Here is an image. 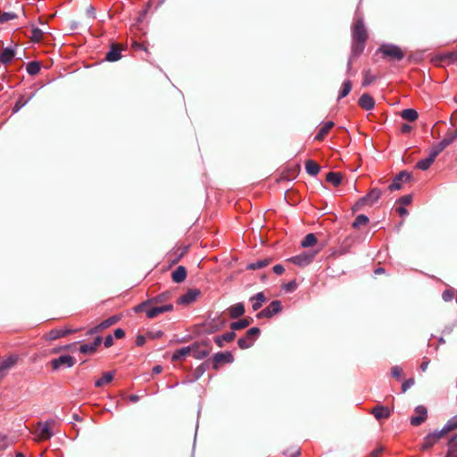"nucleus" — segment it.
I'll return each instance as SVG.
<instances>
[{
	"label": "nucleus",
	"mask_w": 457,
	"mask_h": 457,
	"mask_svg": "<svg viewBox=\"0 0 457 457\" xmlns=\"http://www.w3.org/2000/svg\"><path fill=\"white\" fill-rule=\"evenodd\" d=\"M187 275V269L184 266H179L171 273V279L175 283H182Z\"/></svg>",
	"instance_id": "4be33fe9"
},
{
	"label": "nucleus",
	"mask_w": 457,
	"mask_h": 457,
	"mask_svg": "<svg viewBox=\"0 0 457 457\" xmlns=\"http://www.w3.org/2000/svg\"><path fill=\"white\" fill-rule=\"evenodd\" d=\"M261 330L257 327L251 328L245 333V336L240 337L237 340V345L240 349H247L250 348L253 343L255 342L257 337L260 335Z\"/></svg>",
	"instance_id": "39448f33"
},
{
	"label": "nucleus",
	"mask_w": 457,
	"mask_h": 457,
	"mask_svg": "<svg viewBox=\"0 0 457 457\" xmlns=\"http://www.w3.org/2000/svg\"><path fill=\"white\" fill-rule=\"evenodd\" d=\"M233 361L234 356L230 352L217 353L210 359V362H212L214 370H218L222 365L232 363Z\"/></svg>",
	"instance_id": "0eeeda50"
},
{
	"label": "nucleus",
	"mask_w": 457,
	"mask_h": 457,
	"mask_svg": "<svg viewBox=\"0 0 457 457\" xmlns=\"http://www.w3.org/2000/svg\"><path fill=\"white\" fill-rule=\"evenodd\" d=\"M194 344L199 345V347H201L203 350H208L209 354L211 353V352L212 350L210 341L203 340L200 342H195Z\"/></svg>",
	"instance_id": "864d4df0"
},
{
	"label": "nucleus",
	"mask_w": 457,
	"mask_h": 457,
	"mask_svg": "<svg viewBox=\"0 0 457 457\" xmlns=\"http://www.w3.org/2000/svg\"><path fill=\"white\" fill-rule=\"evenodd\" d=\"M382 192L380 189L375 187L372 188L366 195L360 198L352 207L353 212H358L362 209L363 206L373 205L381 196Z\"/></svg>",
	"instance_id": "f03ea898"
},
{
	"label": "nucleus",
	"mask_w": 457,
	"mask_h": 457,
	"mask_svg": "<svg viewBox=\"0 0 457 457\" xmlns=\"http://www.w3.org/2000/svg\"><path fill=\"white\" fill-rule=\"evenodd\" d=\"M229 316L231 319H237L244 315L245 305L243 303H237L228 308Z\"/></svg>",
	"instance_id": "5701e85b"
},
{
	"label": "nucleus",
	"mask_w": 457,
	"mask_h": 457,
	"mask_svg": "<svg viewBox=\"0 0 457 457\" xmlns=\"http://www.w3.org/2000/svg\"><path fill=\"white\" fill-rule=\"evenodd\" d=\"M16 18H17V15L14 12L0 13V23H4L11 20H14Z\"/></svg>",
	"instance_id": "8fccbe9b"
},
{
	"label": "nucleus",
	"mask_w": 457,
	"mask_h": 457,
	"mask_svg": "<svg viewBox=\"0 0 457 457\" xmlns=\"http://www.w3.org/2000/svg\"><path fill=\"white\" fill-rule=\"evenodd\" d=\"M96 351V350L94 348L92 344L81 345L80 347H79V352L82 353H85V354L93 353Z\"/></svg>",
	"instance_id": "3c124183"
},
{
	"label": "nucleus",
	"mask_w": 457,
	"mask_h": 457,
	"mask_svg": "<svg viewBox=\"0 0 457 457\" xmlns=\"http://www.w3.org/2000/svg\"><path fill=\"white\" fill-rule=\"evenodd\" d=\"M455 137L453 133V131H448L445 135V137H444V139L442 140V142L444 144H445L446 146L450 145L454 140H455Z\"/></svg>",
	"instance_id": "5fc2aeb1"
},
{
	"label": "nucleus",
	"mask_w": 457,
	"mask_h": 457,
	"mask_svg": "<svg viewBox=\"0 0 457 457\" xmlns=\"http://www.w3.org/2000/svg\"><path fill=\"white\" fill-rule=\"evenodd\" d=\"M250 301L253 303L252 308L253 311L259 310L262 305L267 301L266 296L262 292L256 294L255 295L250 298Z\"/></svg>",
	"instance_id": "a878e982"
},
{
	"label": "nucleus",
	"mask_w": 457,
	"mask_h": 457,
	"mask_svg": "<svg viewBox=\"0 0 457 457\" xmlns=\"http://www.w3.org/2000/svg\"><path fill=\"white\" fill-rule=\"evenodd\" d=\"M455 429H457V416L450 419L440 431L441 435L446 436L449 432Z\"/></svg>",
	"instance_id": "7c9ffc66"
},
{
	"label": "nucleus",
	"mask_w": 457,
	"mask_h": 457,
	"mask_svg": "<svg viewBox=\"0 0 457 457\" xmlns=\"http://www.w3.org/2000/svg\"><path fill=\"white\" fill-rule=\"evenodd\" d=\"M445 457H457V434L448 442V451Z\"/></svg>",
	"instance_id": "473e14b6"
},
{
	"label": "nucleus",
	"mask_w": 457,
	"mask_h": 457,
	"mask_svg": "<svg viewBox=\"0 0 457 457\" xmlns=\"http://www.w3.org/2000/svg\"><path fill=\"white\" fill-rule=\"evenodd\" d=\"M148 305H151L149 300L145 301V302L141 303L140 304L137 305L134 308V310L136 312H143V311H145V307Z\"/></svg>",
	"instance_id": "680f3d73"
},
{
	"label": "nucleus",
	"mask_w": 457,
	"mask_h": 457,
	"mask_svg": "<svg viewBox=\"0 0 457 457\" xmlns=\"http://www.w3.org/2000/svg\"><path fill=\"white\" fill-rule=\"evenodd\" d=\"M454 296V294L453 291L451 290H445L443 295H442V297L443 299L445 301V302H450L453 300Z\"/></svg>",
	"instance_id": "bf43d9fd"
},
{
	"label": "nucleus",
	"mask_w": 457,
	"mask_h": 457,
	"mask_svg": "<svg viewBox=\"0 0 457 457\" xmlns=\"http://www.w3.org/2000/svg\"><path fill=\"white\" fill-rule=\"evenodd\" d=\"M236 333L232 330L230 332L225 333L222 336H217L214 337V342L217 344L219 347H223L224 342H231L235 339Z\"/></svg>",
	"instance_id": "393cba45"
},
{
	"label": "nucleus",
	"mask_w": 457,
	"mask_h": 457,
	"mask_svg": "<svg viewBox=\"0 0 457 457\" xmlns=\"http://www.w3.org/2000/svg\"><path fill=\"white\" fill-rule=\"evenodd\" d=\"M305 169L308 174L311 176H316L320 170V166L312 160H307L305 162Z\"/></svg>",
	"instance_id": "2f4dec72"
},
{
	"label": "nucleus",
	"mask_w": 457,
	"mask_h": 457,
	"mask_svg": "<svg viewBox=\"0 0 457 457\" xmlns=\"http://www.w3.org/2000/svg\"><path fill=\"white\" fill-rule=\"evenodd\" d=\"M415 383V380L413 378H411L407 380H405L403 384H402V391L403 393H405L410 387H411Z\"/></svg>",
	"instance_id": "4d7b16f0"
},
{
	"label": "nucleus",
	"mask_w": 457,
	"mask_h": 457,
	"mask_svg": "<svg viewBox=\"0 0 457 457\" xmlns=\"http://www.w3.org/2000/svg\"><path fill=\"white\" fill-rule=\"evenodd\" d=\"M170 297V293L164 292V293H162V294L149 299V302H150L151 305L158 304V303H162L167 301Z\"/></svg>",
	"instance_id": "37998d69"
},
{
	"label": "nucleus",
	"mask_w": 457,
	"mask_h": 457,
	"mask_svg": "<svg viewBox=\"0 0 457 457\" xmlns=\"http://www.w3.org/2000/svg\"><path fill=\"white\" fill-rule=\"evenodd\" d=\"M210 364V360L201 363L196 369L194 370L192 381H195L199 379L208 370Z\"/></svg>",
	"instance_id": "c85d7f7f"
},
{
	"label": "nucleus",
	"mask_w": 457,
	"mask_h": 457,
	"mask_svg": "<svg viewBox=\"0 0 457 457\" xmlns=\"http://www.w3.org/2000/svg\"><path fill=\"white\" fill-rule=\"evenodd\" d=\"M43 31L38 29V28H32L31 29V36H30V39L33 41V42H40L43 38Z\"/></svg>",
	"instance_id": "09e8293b"
},
{
	"label": "nucleus",
	"mask_w": 457,
	"mask_h": 457,
	"mask_svg": "<svg viewBox=\"0 0 457 457\" xmlns=\"http://www.w3.org/2000/svg\"><path fill=\"white\" fill-rule=\"evenodd\" d=\"M104 344L106 348L111 347L113 345L112 337L111 335L106 336L104 338Z\"/></svg>",
	"instance_id": "69168bd1"
},
{
	"label": "nucleus",
	"mask_w": 457,
	"mask_h": 457,
	"mask_svg": "<svg viewBox=\"0 0 457 457\" xmlns=\"http://www.w3.org/2000/svg\"><path fill=\"white\" fill-rule=\"evenodd\" d=\"M171 311H173V304H171V303L164 304L162 306H154V307L146 310V316L149 319H154L163 312H171Z\"/></svg>",
	"instance_id": "a211bd4d"
},
{
	"label": "nucleus",
	"mask_w": 457,
	"mask_h": 457,
	"mask_svg": "<svg viewBox=\"0 0 457 457\" xmlns=\"http://www.w3.org/2000/svg\"><path fill=\"white\" fill-rule=\"evenodd\" d=\"M55 426L54 420H48L46 422H39L36 430V434L39 441H46L52 437V429Z\"/></svg>",
	"instance_id": "20e7f679"
},
{
	"label": "nucleus",
	"mask_w": 457,
	"mask_h": 457,
	"mask_svg": "<svg viewBox=\"0 0 457 457\" xmlns=\"http://www.w3.org/2000/svg\"><path fill=\"white\" fill-rule=\"evenodd\" d=\"M201 295V291L197 288L188 289L186 294L179 297L177 303L181 305L189 304L196 300Z\"/></svg>",
	"instance_id": "2eb2a0df"
},
{
	"label": "nucleus",
	"mask_w": 457,
	"mask_h": 457,
	"mask_svg": "<svg viewBox=\"0 0 457 457\" xmlns=\"http://www.w3.org/2000/svg\"><path fill=\"white\" fill-rule=\"evenodd\" d=\"M369 221H370V220H369L368 216H366L364 214H360L355 218L352 226L354 228H359L361 226L367 225L369 223Z\"/></svg>",
	"instance_id": "a18cd8bd"
},
{
	"label": "nucleus",
	"mask_w": 457,
	"mask_h": 457,
	"mask_svg": "<svg viewBox=\"0 0 457 457\" xmlns=\"http://www.w3.org/2000/svg\"><path fill=\"white\" fill-rule=\"evenodd\" d=\"M79 329L71 328H54L47 332L45 336L46 340L53 341L61 337H64L70 334L77 332Z\"/></svg>",
	"instance_id": "4468645a"
},
{
	"label": "nucleus",
	"mask_w": 457,
	"mask_h": 457,
	"mask_svg": "<svg viewBox=\"0 0 457 457\" xmlns=\"http://www.w3.org/2000/svg\"><path fill=\"white\" fill-rule=\"evenodd\" d=\"M191 352H192L191 345L178 349L173 353V354L171 356V361H178L190 355Z\"/></svg>",
	"instance_id": "b1692460"
},
{
	"label": "nucleus",
	"mask_w": 457,
	"mask_h": 457,
	"mask_svg": "<svg viewBox=\"0 0 457 457\" xmlns=\"http://www.w3.org/2000/svg\"><path fill=\"white\" fill-rule=\"evenodd\" d=\"M415 415L411 417L410 423L413 427H418L428 419V409L424 405H419L414 409Z\"/></svg>",
	"instance_id": "9d476101"
},
{
	"label": "nucleus",
	"mask_w": 457,
	"mask_h": 457,
	"mask_svg": "<svg viewBox=\"0 0 457 457\" xmlns=\"http://www.w3.org/2000/svg\"><path fill=\"white\" fill-rule=\"evenodd\" d=\"M412 196L411 195H405L402 196L398 202L403 205L410 204L411 203Z\"/></svg>",
	"instance_id": "052dcab7"
},
{
	"label": "nucleus",
	"mask_w": 457,
	"mask_h": 457,
	"mask_svg": "<svg viewBox=\"0 0 457 457\" xmlns=\"http://www.w3.org/2000/svg\"><path fill=\"white\" fill-rule=\"evenodd\" d=\"M191 349V354L197 360L204 359L209 355L208 350H203L201 347H199V345L192 344Z\"/></svg>",
	"instance_id": "c756f323"
},
{
	"label": "nucleus",
	"mask_w": 457,
	"mask_h": 457,
	"mask_svg": "<svg viewBox=\"0 0 457 457\" xmlns=\"http://www.w3.org/2000/svg\"><path fill=\"white\" fill-rule=\"evenodd\" d=\"M445 436L444 435H441V431H435L433 433H429L428 435H427L424 439H423V443L420 446V449L422 451H426V450H428L429 448H431L439 439H441L442 437H444Z\"/></svg>",
	"instance_id": "f3484780"
},
{
	"label": "nucleus",
	"mask_w": 457,
	"mask_h": 457,
	"mask_svg": "<svg viewBox=\"0 0 457 457\" xmlns=\"http://www.w3.org/2000/svg\"><path fill=\"white\" fill-rule=\"evenodd\" d=\"M14 55H15V53L12 49L4 48L2 52V54H0V62H3L4 64H7V63L11 62V61L13 59Z\"/></svg>",
	"instance_id": "c9c22d12"
},
{
	"label": "nucleus",
	"mask_w": 457,
	"mask_h": 457,
	"mask_svg": "<svg viewBox=\"0 0 457 457\" xmlns=\"http://www.w3.org/2000/svg\"><path fill=\"white\" fill-rule=\"evenodd\" d=\"M375 79L376 78L374 76L370 75V71H365L362 86L363 87L369 86L375 80Z\"/></svg>",
	"instance_id": "603ef678"
},
{
	"label": "nucleus",
	"mask_w": 457,
	"mask_h": 457,
	"mask_svg": "<svg viewBox=\"0 0 457 457\" xmlns=\"http://www.w3.org/2000/svg\"><path fill=\"white\" fill-rule=\"evenodd\" d=\"M447 146L442 141L432 146L429 155L436 160V156L443 152Z\"/></svg>",
	"instance_id": "a19ab883"
},
{
	"label": "nucleus",
	"mask_w": 457,
	"mask_h": 457,
	"mask_svg": "<svg viewBox=\"0 0 457 457\" xmlns=\"http://www.w3.org/2000/svg\"><path fill=\"white\" fill-rule=\"evenodd\" d=\"M50 364L54 370H57L62 367L71 368L75 364V359L71 355H62L59 358L53 359Z\"/></svg>",
	"instance_id": "9b49d317"
},
{
	"label": "nucleus",
	"mask_w": 457,
	"mask_h": 457,
	"mask_svg": "<svg viewBox=\"0 0 457 457\" xmlns=\"http://www.w3.org/2000/svg\"><path fill=\"white\" fill-rule=\"evenodd\" d=\"M444 58L449 59L451 62H457V52H452L446 54Z\"/></svg>",
	"instance_id": "774afa93"
},
{
	"label": "nucleus",
	"mask_w": 457,
	"mask_h": 457,
	"mask_svg": "<svg viewBox=\"0 0 457 457\" xmlns=\"http://www.w3.org/2000/svg\"><path fill=\"white\" fill-rule=\"evenodd\" d=\"M296 287H297V284L295 283V281H290L288 282L287 284H285L283 286V288L287 291V292H292L294 290L296 289Z\"/></svg>",
	"instance_id": "13d9d810"
},
{
	"label": "nucleus",
	"mask_w": 457,
	"mask_h": 457,
	"mask_svg": "<svg viewBox=\"0 0 457 457\" xmlns=\"http://www.w3.org/2000/svg\"><path fill=\"white\" fill-rule=\"evenodd\" d=\"M371 413L377 420L388 419L391 415L389 408L381 404H377L371 410Z\"/></svg>",
	"instance_id": "6ab92c4d"
},
{
	"label": "nucleus",
	"mask_w": 457,
	"mask_h": 457,
	"mask_svg": "<svg viewBox=\"0 0 457 457\" xmlns=\"http://www.w3.org/2000/svg\"><path fill=\"white\" fill-rule=\"evenodd\" d=\"M122 48L118 44H112L110 51L106 53L105 60L108 62H116L121 58Z\"/></svg>",
	"instance_id": "aec40b11"
},
{
	"label": "nucleus",
	"mask_w": 457,
	"mask_h": 457,
	"mask_svg": "<svg viewBox=\"0 0 457 457\" xmlns=\"http://www.w3.org/2000/svg\"><path fill=\"white\" fill-rule=\"evenodd\" d=\"M18 355H10L0 363V381L7 375L8 371L18 362Z\"/></svg>",
	"instance_id": "f8f14e48"
},
{
	"label": "nucleus",
	"mask_w": 457,
	"mask_h": 457,
	"mask_svg": "<svg viewBox=\"0 0 457 457\" xmlns=\"http://www.w3.org/2000/svg\"><path fill=\"white\" fill-rule=\"evenodd\" d=\"M321 248L322 246H320L316 251L302 253L298 255L289 258L287 261L300 267H305L313 261L315 255L318 252L320 251Z\"/></svg>",
	"instance_id": "423d86ee"
},
{
	"label": "nucleus",
	"mask_w": 457,
	"mask_h": 457,
	"mask_svg": "<svg viewBox=\"0 0 457 457\" xmlns=\"http://www.w3.org/2000/svg\"><path fill=\"white\" fill-rule=\"evenodd\" d=\"M273 271L277 274V275H281L284 273L285 271V268L283 265L281 264H277L273 267Z\"/></svg>",
	"instance_id": "338daca9"
},
{
	"label": "nucleus",
	"mask_w": 457,
	"mask_h": 457,
	"mask_svg": "<svg viewBox=\"0 0 457 457\" xmlns=\"http://www.w3.org/2000/svg\"><path fill=\"white\" fill-rule=\"evenodd\" d=\"M378 51L384 57H387L392 61H401L404 57L403 51L395 45H382Z\"/></svg>",
	"instance_id": "7ed1b4c3"
},
{
	"label": "nucleus",
	"mask_w": 457,
	"mask_h": 457,
	"mask_svg": "<svg viewBox=\"0 0 457 457\" xmlns=\"http://www.w3.org/2000/svg\"><path fill=\"white\" fill-rule=\"evenodd\" d=\"M33 96L34 94H32L29 98L25 99L24 96H21L13 107V111L18 112L21 108L25 106Z\"/></svg>",
	"instance_id": "49530a36"
},
{
	"label": "nucleus",
	"mask_w": 457,
	"mask_h": 457,
	"mask_svg": "<svg viewBox=\"0 0 457 457\" xmlns=\"http://www.w3.org/2000/svg\"><path fill=\"white\" fill-rule=\"evenodd\" d=\"M114 377V372H105L104 373L103 377L96 381L95 386L96 387H101L105 384H108L112 381Z\"/></svg>",
	"instance_id": "4c0bfd02"
},
{
	"label": "nucleus",
	"mask_w": 457,
	"mask_h": 457,
	"mask_svg": "<svg viewBox=\"0 0 457 457\" xmlns=\"http://www.w3.org/2000/svg\"><path fill=\"white\" fill-rule=\"evenodd\" d=\"M7 446L8 442L6 436L0 434V451L5 449Z\"/></svg>",
	"instance_id": "e2e57ef3"
},
{
	"label": "nucleus",
	"mask_w": 457,
	"mask_h": 457,
	"mask_svg": "<svg viewBox=\"0 0 457 457\" xmlns=\"http://www.w3.org/2000/svg\"><path fill=\"white\" fill-rule=\"evenodd\" d=\"M434 162L435 160L430 155H428V158L419 161L416 164V168L421 170H427Z\"/></svg>",
	"instance_id": "79ce46f5"
},
{
	"label": "nucleus",
	"mask_w": 457,
	"mask_h": 457,
	"mask_svg": "<svg viewBox=\"0 0 457 457\" xmlns=\"http://www.w3.org/2000/svg\"><path fill=\"white\" fill-rule=\"evenodd\" d=\"M335 123L333 121H327L319 130L318 134L315 136V139L318 141H322L329 130L334 127Z\"/></svg>",
	"instance_id": "cd10ccee"
},
{
	"label": "nucleus",
	"mask_w": 457,
	"mask_h": 457,
	"mask_svg": "<svg viewBox=\"0 0 457 457\" xmlns=\"http://www.w3.org/2000/svg\"><path fill=\"white\" fill-rule=\"evenodd\" d=\"M368 39L367 29L361 18L356 20L352 27V54L348 61V69L352 67V62L354 57L362 54Z\"/></svg>",
	"instance_id": "f257e3e1"
},
{
	"label": "nucleus",
	"mask_w": 457,
	"mask_h": 457,
	"mask_svg": "<svg viewBox=\"0 0 457 457\" xmlns=\"http://www.w3.org/2000/svg\"><path fill=\"white\" fill-rule=\"evenodd\" d=\"M403 119L409 121H415L418 119V112L414 109H404L401 112Z\"/></svg>",
	"instance_id": "ea45409f"
},
{
	"label": "nucleus",
	"mask_w": 457,
	"mask_h": 457,
	"mask_svg": "<svg viewBox=\"0 0 457 457\" xmlns=\"http://www.w3.org/2000/svg\"><path fill=\"white\" fill-rule=\"evenodd\" d=\"M188 245L179 246L168 253V260L171 264L178 263L187 253Z\"/></svg>",
	"instance_id": "dca6fc26"
},
{
	"label": "nucleus",
	"mask_w": 457,
	"mask_h": 457,
	"mask_svg": "<svg viewBox=\"0 0 457 457\" xmlns=\"http://www.w3.org/2000/svg\"><path fill=\"white\" fill-rule=\"evenodd\" d=\"M223 327V322L220 320H212L205 325V331L209 334L219 331Z\"/></svg>",
	"instance_id": "58836bf2"
},
{
	"label": "nucleus",
	"mask_w": 457,
	"mask_h": 457,
	"mask_svg": "<svg viewBox=\"0 0 457 457\" xmlns=\"http://www.w3.org/2000/svg\"><path fill=\"white\" fill-rule=\"evenodd\" d=\"M271 262V259L266 258L259 260L255 262L249 263L246 267L247 270H261L267 267Z\"/></svg>",
	"instance_id": "f704fd0d"
},
{
	"label": "nucleus",
	"mask_w": 457,
	"mask_h": 457,
	"mask_svg": "<svg viewBox=\"0 0 457 457\" xmlns=\"http://www.w3.org/2000/svg\"><path fill=\"white\" fill-rule=\"evenodd\" d=\"M384 450L385 448L383 446H379L370 453V457H379V455L384 452Z\"/></svg>",
	"instance_id": "0e129e2a"
},
{
	"label": "nucleus",
	"mask_w": 457,
	"mask_h": 457,
	"mask_svg": "<svg viewBox=\"0 0 457 457\" xmlns=\"http://www.w3.org/2000/svg\"><path fill=\"white\" fill-rule=\"evenodd\" d=\"M120 319H121L120 315H113V316L104 320V321H102L101 323L96 325V327L90 328L87 331V334L88 335H94V334L101 333L104 329L110 328L111 326H112V325H114L116 323H118L120 320Z\"/></svg>",
	"instance_id": "1a4fd4ad"
},
{
	"label": "nucleus",
	"mask_w": 457,
	"mask_h": 457,
	"mask_svg": "<svg viewBox=\"0 0 457 457\" xmlns=\"http://www.w3.org/2000/svg\"><path fill=\"white\" fill-rule=\"evenodd\" d=\"M282 311V303L278 300L272 301L269 306L264 308L262 311L257 313L256 317L258 319L262 318H271L275 314L280 312Z\"/></svg>",
	"instance_id": "6e6552de"
},
{
	"label": "nucleus",
	"mask_w": 457,
	"mask_h": 457,
	"mask_svg": "<svg viewBox=\"0 0 457 457\" xmlns=\"http://www.w3.org/2000/svg\"><path fill=\"white\" fill-rule=\"evenodd\" d=\"M253 320L250 317L241 319L237 321H234L230 324V328L235 332L236 330H240L248 327Z\"/></svg>",
	"instance_id": "bb28decb"
},
{
	"label": "nucleus",
	"mask_w": 457,
	"mask_h": 457,
	"mask_svg": "<svg viewBox=\"0 0 457 457\" xmlns=\"http://www.w3.org/2000/svg\"><path fill=\"white\" fill-rule=\"evenodd\" d=\"M411 179V173L403 170L394 179V181L389 185L388 189L390 191L399 190L402 187V183L410 181Z\"/></svg>",
	"instance_id": "ddd939ff"
},
{
	"label": "nucleus",
	"mask_w": 457,
	"mask_h": 457,
	"mask_svg": "<svg viewBox=\"0 0 457 457\" xmlns=\"http://www.w3.org/2000/svg\"><path fill=\"white\" fill-rule=\"evenodd\" d=\"M402 375H403V369L400 366L395 365L391 368V376L393 378H398Z\"/></svg>",
	"instance_id": "6e6d98bb"
},
{
	"label": "nucleus",
	"mask_w": 457,
	"mask_h": 457,
	"mask_svg": "<svg viewBox=\"0 0 457 457\" xmlns=\"http://www.w3.org/2000/svg\"><path fill=\"white\" fill-rule=\"evenodd\" d=\"M41 65L38 62H30L27 64L26 70L29 75L35 76L39 73Z\"/></svg>",
	"instance_id": "c03bdc74"
},
{
	"label": "nucleus",
	"mask_w": 457,
	"mask_h": 457,
	"mask_svg": "<svg viewBox=\"0 0 457 457\" xmlns=\"http://www.w3.org/2000/svg\"><path fill=\"white\" fill-rule=\"evenodd\" d=\"M352 89V83L350 80H346L343 83L342 89L339 93L338 99L345 97Z\"/></svg>",
	"instance_id": "de8ad7c7"
},
{
	"label": "nucleus",
	"mask_w": 457,
	"mask_h": 457,
	"mask_svg": "<svg viewBox=\"0 0 457 457\" xmlns=\"http://www.w3.org/2000/svg\"><path fill=\"white\" fill-rule=\"evenodd\" d=\"M317 242H318L317 237L314 234L310 233V234H307L304 237V238L302 240L301 246L303 248L312 247V246H314L317 244Z\"/></svg>",
	"instance_id": "72a5a7b5"
},
{
	"label": "nucleus",
	"mask_w": 457,
	"mask_h": 457,
	"mask_svg": "<svg viewBox=\"0 0 457 457\" xmlns=\"http://www.w3.org/2000/svg\"><path fill=\"white\" fill-rule=\"evenodd\" d=\"M358 104L364 110L370 111L374 108L375 101L369 94H363L358 100Z\"/></svg>",
	"instance_id": "412c9836"
},
{
	"label": "nucleus",
	"mask_w": 457,
	"mask_h": 457,
	"mask_svg": "<svg viewBox=\"0 0 457 457\" xmlns=\"http://www.w3.org/2000/svg\"><path fill=\"white\" fill-rule=\"evenodd\" d=\"M326 180L333 186L337 187L342 181V175L338 172L330 171L327 174Z\"/></svg>",
	"instance_id": "e433bc0d"
}]
</instances>
